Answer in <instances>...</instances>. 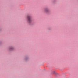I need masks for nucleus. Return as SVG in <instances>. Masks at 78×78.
<instances>
[{
	"label": "nucleus",
	"instance_id": "3",
	"mask_svg": "<svg viewBox=\"0 0 78 78\" xmlns=\"http://www.w3.org/2000/svg\"><path fill=\"white\" fill-rule=\"evenodd\" d=\"M9 49L10 50H14V48L12 47H10L9 48Z\"/></svg>",
	"mask_w": 78,
	"mask_h": 78
},
{
	"label": "nucleus",
	"instance_id": "1",
	"mask_svg": "<svg viewBox=\"0 0 78 78\" xmlns=\"http://www.w3.org/2000/svg\"><path fill=\"white\" fill-rule=\"evenodd\" d=\"M27 23L29 24H31L32 23V20H31V17L30 16H27Z\"/></svg>",
	"mask_w": 78,
	"mask_h": 78
},
{
	"label": "nucleus",
	"instance_id": "2",
	"mask_svg": "<svg viewBox=\"0 0 78 78\" xmlns=\"http://www.w3.org/2000/svg\"><path fill=\"white\" fill-rule=\"evenodd\" d=\"M43 11L45 13L48 14L50 12V10L48 8H45L43 9Z\"/></svg>",
	"mask_w": 78,
	"mask_h": 78
}]
</instances>
